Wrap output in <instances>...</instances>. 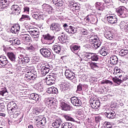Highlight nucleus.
Instances as JSON below:
<instances>
[{"label":"nucleus","mask_w":128,"mask_h":128,"mask_svg":"<svg viewBox=\"0 0 128 128\" xmlns=\"http://www.w3.org/2000/svg\"><path fill=\"white\" fill-rule=\"evenodd\" d=\"M105 4H100V3L97 2L96 4V10H97V12L98 14H102V12L103 10L106 8H108V6L107 4H112V0H104Z\"/></svg>","instance_id":"f257e3e1"},{"label":"nucleus","mask_w":128,"mask_h":128,"mask_svg":"<svg viewBox=\"0 0 128 128\" xmlns=\"http://www.w3.org/2000/svg\"><path fill=\"white\" fill-rule=\"evenodd\" d=\"M93 38L94 36H91L90 38L92 42L91 46L92 48H94V50H96V48H98L100 46L102 42L100 40L98 39V36L94 35V38Z\"/></svg>","instance_id":"f03ea898"},{"label":"nucleus","mask_w":128,"mask_h":128,"mask_svg":"<svg viewBox=\"0 0 128 128\" xmlns=\"http://www.w3.org/2000/svg\"><path fill=\"white\" fill-rule=\"evenodd\" d=\"M18 108V106H16V104L14 102H8L7 105V109L8 114H12L14 111L16 110Z\"/></svg>","instance_id":"7ed1b4c3"},{"label":"nucleus","mask_w":128,"mask_h":128,"mask_svg":"<svg viewBox=\"0 0 128 128\" xmlns=\"http://www.w3.org/2000/svg\"><path fill=\"white\" fill-rule=\"evenodd\" d=\"M40 52L44 58H50V56H52V52H50V48H42L40 50Z\"/></svg>","instance_id":"20e7f679"},{"label":"nucleus","mask_w":128,"mask_h":128,"mask_svg":"<svg viewBox=\"0 0 128 128\" xmlns=\"http://www.w3.org/2000/svg\"><path fill=\"white\" fill-rule=\"evenodd\" d=\"M118 76L120 79L116 76L112 78V80H113L115 84H118V86H120L122 82H124V80H126L128 79V76H124L122 75H120Z\"/></svg>","instance_id":"39448f33"},{"label":"nucleus","mask_w":128,"mask_h":128,"mask_svg":"<svg viewBox=\"0 0 128 128\" xmlns=\"http://www.w3.org/2000/svg\"><path fill=\"white\" fill-rule=\"evenodd\" d=\"M56 80V76L54 74H50V75L46 78V84L48 86H52L54 84V81Z\"/></svg>","instance_id":"423d86ee"},{"label":"nucleus","mask_w":128,"mask_h":128,"mask_svg":"<svg viewBox=\"0 0 128 128\" xmlns=\"http://www.w3.org/2000/svg\"><path fill=\"white\" fill-rule=\"evenodd\" d=\"M28 32L31 36L34 38H38L40 36V31L37 28H29Z\"/></svg>","instance_id":"0eeeda50"},{"label":"nucleus","mask_w":128,"mask_h":128,"mask_svg":"<svg viewBox=\"0 0 128 128\" xmlns=\"http://www.w3.org/2000/svg\"><path fill=\"white\" fill-rule=\"evenodd\" d=\"M50 30L54 32H58L62 30V26L58 23H52L50 24Z\"/></svg>","instance_id":"6e6552de"},{"label":"nucleus","mask_w":128,"mask_h":128,"mask_svg":"<svg viewBox=\"0 0 128 128\" xmlns=\"http://www.w3.org/2000/svg\"><path fill=\"white\" fill-rule=\"evenodd\" d=\"M43 38L44 40L49 42L50 44H53L56 40V36L52 34L48 33L47 34L43 35Z\"/></svg>","instance_id":"1a4fd4ad"},{"label":"nucleus","mask_w":128,"mask_h":128,"mask_svg":"<svg viewBox=\"0 0 128 128\" xmlns=\"http://www.w3.org/2000/svg\"><path fill=\"white\" fill-rule=\"evenodd\" d=\"M71 102L74 106H82V100L76 96L72 97Z\"/></svg>","instance_id":"9d476101"},{"label":"nucleus","mask_w":128,"mask_h":128,"mask_svg":"<svg viewBox=\"0 0 128 128\" xmlns=\"http://www.w3.org/2000/svg\"><path fill=\"white\" fill-rule=\"evenodd\" d=\"M50 68H52V65L50 64H46L44 66H43L40 70L41 74L44 76H46V74H48Z\"/></svg>","instance_id":"9b49d317"},{"label":"nucleus","mask_w":128,"mask_h":128,"mask_svg":"<svg viewBox=\"0 0 128 128\" xmlns=\"http://www.w3.org/2000/svg\"><path fill=\"white\" fill-rule=\"evenodd\" d=\"M90 104L92 108L96 110L100 106V100H94L92 98H91L90 100Z\"/></svg>","instance_id":"f8f14e48"},{"label":"nucleus","mask_w":128,"mask_h":128,"mask_svg":"<svg viewBox=\"0 0 128 128\" xmlns=\"http://www.w3.org/2000/svg\"><path fill=\"white\" fill-rule=\"evenodd\" d=\"M20 26L18 24H13L12 26L10 28V32L12 34H16L20 32Z\"/></svg>","instance_id":"ddd939ff"},{"label":"nucleus","mask_w":128,"mask_h":128,"mask_svg":"<svg viewBox=\"0 0 128 128\" xmlns=\"http://www.w3.org/2000/svg\"><path fill=\"white\" fill-rule=\"evenodd\" d=\"M69 6L72 8L73 12L76 10H78L80 9V6H78L76 3H74V1L69 2Z\"/></svg>","instance_id":"4468645a"},{"label":"nucleus","mask_w":128,"mask_h":128,"mask_svg":"<svg viewBox=\"0 0 128 128\" xmlns=\"http://www.w3.org/2000/svg\"><path fill=\"white\" fill-rule=\"evenodd\" d=\"M70 86V84L68 82H64V80L62 82V84H60V90L62 92H64V90H68Z\"/></svg>","instance_id":"2eb2a0df"},{"label":"nucleus","mask_w":128,"mask_h":128,"mask_svg":"<svg viewBox=\"0 0 128 128\" xmlns=\"http://www.w3.org/2000/svg\"><path fill=\"white\" fill-rule=\"evenodd\" d=\"M106 20L109 24H114L118 22V18L116 16H108L106 17Z\"/></svg>","instance_id":"dca6fc26"},{"label":"nucleus","mask_w":128,"mask_h":128,"mask_svg":"<svg viewBox=\"0 0 128 128\" xmlns=\"http://www.w3.org/2000/svg\"><path fill=\"white\" fill-rule=\"evenodd\" d=\"M8 58L6 56H0V68H4L8 62Z\"/></svg>","instance_id":"f3484780"},{"label":"nucleus","mask_w":128,"mask_h":128,"mask_svg":"<svg viewBox=\"0 0 128 128\" xmlns=\"http://www.w3.org/2000/svg\"><path fill=\"white\" fill-rule=\"evenodd\" d=\"M60 106L62 110H65L66 112H68V110H72V107L70 106L64 102H62L60 104Z\"/></svg>","instance_id":"a211bd4d"},{"label":"nucleus","mask_w":128,"mask_h":128,"mask_svg":"<svg viewBox=\"0 0 128 128\" xmlns=\"http://www.w3.org/2000/svg\"><path fill=\"white\" fill-rule=\"evenodd\" d=\"M106 112H105V116H106L108 118H110V120H112V118H116V112L114 111H112V112H108V109L106 108Z\"/></svg>","instance_id":"6ab92c4d"},{"label":"nucleus","mask_w":128,"mask_h":128,"mask_svg":"<svg viewBox=\"0 0 128 128\" xmlns=\"http://www.w3.org/2000/svg\"><path fill=\"white\" fill-rule=\"evenodd\" d=\"M65 76L68 80H74V74L72 72H70L69 70H66L65 71Z\"/></svg>","instance_id":"aec40b11"},{"label":"nucleus","mask_w":128,"mask_h":128,"mask_svg":"<svg viewBox=\"0 0 128 128\" xmlns=\"http://www.w3.org/2000/svg\"><path fill=\"white\" fill-rule=\"evenodd\" d=\"M42 8L43 10L47 12L49 14H52V6L48 4H43V5L42 6Z\"/></svg>","instance_id":"412c9836"},{"label":"nucleus","mask_w":128,"mask_h":128,"mask_svg":"<svg viewBox=\"0 0 128 128\" xmlns=\"http://www.w3.org/2000/svg\"><path fill=\"white\" fill-rule=\"evenodd\" d=\"M6 56H8L9 60L12 62H16V54L12 52H8Z\"/></svg>","instance_id":"4be33fe9"},{"label":"nucleus","mask_w":128,"mask_h":128,"mask_svg":"<svg viewBox=\"0 0 128 128\" xmlns=\"http://www.w3.org/2000/svg\"><path fill=\"white\" fill-rule=\"evenodd\" d=\"M52 49L54 54H57L62 52V46L58 44L54 45L52 47Z\"/></svg>","instance_id":"5701e85b"},{"label":"nucleus","mask_w":128,"mask_h":128,"mask_svg":"<svg viewBox=\"0 0 128 128\" xmlns=\"http://www.w3.org/2000/svg\"><path fill=\"white\" fill-rule=\"evenodd\" d=\"M33 18H35V20H44V18H46V15H44L42 13H35L32 16Z\"/></svg>","instance_id":"b1692460"},{"label":"nucleus","mask_w":128,"mask_h":128,"mask_svg":"<svg viewBox=\"0 0 128 128\" xmlns=\"http://www.w3.org/2000/svg\"><path fill=\"white\" fill-rule=\"evenodd\" d=\"M110 64L114 66V64H117L118 62V58L115 55H112L110 57Z\"/></svg>","instance_id":"393cba45"},{"label":"nucleus","mask_w":128,"mask_h":128,"mask_svg":"<svg viewBox=\"0 0 128 128\" xmlns=\"http://www.w3.org/2000/svg\"><path fill=\"white\" fill-rule=\"evenodd\" d=\"M66 32H68L70 36H72V34H74L76 32V28L70 26L68 29H66Z\"/></svg>","instance_id":"a878e982"},{"label":"nucleus","mask_w":128,"mask_h":128,"mask_svg":"<svg viewBox=\"0 0 128 128\" xmlns=\"http://www.w3.org/2000/svg\"><path fill=\"white\" fill-rule=\"evenodd\" d=\"M99 52L103 56H106L108 54H110V51L106 47H103L100 50Z\"/></svg>","instance_id":"bb28decb"},{"label":"nucleus","mask_w":128,"mask_h":128,"mask_svg":"<svg viewBox=\"0 0 128 128\" xmlns=\"http://www.w3.org/2000/svg\"><path fill=\"white\" fill-rule=\"evenodd\" d=\"M11 10L12 12H16L17 14H20V8L18 5H13L11 7Z\"/></svg>","instance_id":"cd10ccee"},{"label":"nucleus","mask_w":128,"mask_h":128,"mask_svg":"<svg viewBox=\"0 0 128 128\" xmlns=\"http://www.w3.org/2000/svg\"><path fill=\"white\" fill-rule=\"evenodd\" d=\"M46 118H43L41 120L37 122L36 126L38 128H42L46 126Z\"/></svg>","instance_id":"c85d7f7f"},{"label":"nucleus","mask_w":128,"mask_h":128,"mask_svg":"<svg viewBox=\"0 0 128 128\" xmlns=\"http://www.w3.org/2000/svg\"><path fill=\"white\" fill-rule=\"evenodd\" d=\"M62 124V120L58 119L55 120L52 123V126L54 128H59L60 126V124Z\"/></svg>","instance_id":"c756f323"},{"label":"nucleus","mask_w":128,"mask_h":128,"mask_svg":"<svg viewBox=\"0 0 128 128\" xmlns=\"http://www.w3.org/2000/svg\"><path fill=\"white\" fill-rule=\"evenodd\" d=\"M20 62L23 64H28L30 62V58L28 56H24L22 55H20L18 57Z\"/></svg>","instance_id":"7c9ffc66"},{"label":"nucleus","mask_w":128,"mask_h":128,"mask_svg":"<svg viewBox=\"0 0 128 128\" xmlns=\"http://www.w3.org/2000/svg\"><path fill=\"white\" fill-rule=\"evenodd\" d=\"M70 48L72 52L76 54L80 50V46L78 45L72 44L70 46Z\"/></svg>","instance_id":"2f4dec72"},{"label":"nucleus","mask_w":128,"mask_h":128,"mask_svg":"<svg viewBox=\"0 0 128 128\" xmlns=\"http://www.w3.org/2000/svg\"><path fill=\"white\" fill-rule=\"evenodd\" d=\"M104 36L105 38H107V40H112V38H114V35H112V32L110 31L105 32L104 34Z\"/></svg>","instance_id":"473e14b6"},{"label":"nucleus","mask_w":128,"mask_h":128,"mask_svg":"<svg viewBox=\"0 0 128 128\" xmlns=\"http://www.w3.org/2000/svg\"><path fill=\"white\" fill-rule=\"evenodd\" d=\"M30 100H34L35 102H38L40 100V96L34 93L32 94L29 96Z\"/></svg>","instance_id":"72a5a7b5"},{"label":"nucleus","mask_w":128,"mask_h":128,"mask_svg":"<svg viewBox=\"0 0 128 128\" xmlns=\"http://www.w3.org/2000/svg\"><path fill=\"white\" fill-rule=\"evenodd\" d=\"M8 0H0V10H2L6 6V4H8Z\"/></svg>","instance_id":"f704fd0d"},{"label":"nucleus","mask_w":128,"mask_h":128,"mask_svg":"<svg viewBox=\"0 0 128 128\" xmlns=\"http://www.w3.org/2000/svg\"><path fill=\"white\" fill-rule=\"evenodd\" d=\"M52 2L56 6H62V0H52Z\"/></svg>","instance_id":"c9c22d12"},{"label":"nucleus","mask_w":128,"mask_h":128,"mask_svg":"<svg viewBox=\"0 0 128 128\" xmlns=\"http://www.w3.org/2000/svg\"><path fill=\"white\" fill-rule=\"evenodd\" d=\"M62 128H74L72 124L70 122L63 123L62 125Z\"/></svg>","instance_id":"e433bc0d"},{"label":"nucleus","mask_w":128,"mask_h":128,"mask_svg":"<svg viewBox=\"0 0 128 128\" xmlns=\"http://www.w3.org/2000/svg\"><path fill=\"white\" fill-rule=\"evenodd\" d=\"M126 9V8L124 6H120L118 8H116V12L118 16H120Z\"/></svg>","instance_id":"4c0bfd02"},{"label":"nucleus","mask_w":128,"mask_h":128,"mask_svg":"<svg viewBox=\"0 0 128 128\" xmlns=\"http://www.w3.org/2000/svg\"><path fill=\"white\" fill-rule=\"evenodd\" d=\"M128 54V50L122 49L119 52V56H126Z\"/></svg>","instance_id":"58836bf2"},{"label":"nucleus","mask_w":128,"mask_h":128,"mask_svg":"<svg viewBox=\"0 0 128 128\" xmlns=\"http://www.w3.org/2000/svg\"><path fill=\"white\" fill-rule=\"evenodd\" d=\"M90 60L92 62H98V56L96 54L92 53Z\"/></svg>","instance_id":"ea45409f"},{"label":"nucleus","mask_w":128,"mask_h":128,"mask_svg":"<svg viewBox=\"0 0 128 128\" xmlns=\"http://www.w3.org/2000/svg\"><path fill=\"white\" fill-rule=\"evenodd\" d=\"M92 53V52H84L82 54L83 58H86L88 60H90Z\"/></svg>","instance_id":"a19ab883"},{"label":"nucleus","mask_w":128,"mask_h":128,"mask_svg":"<svg viewBox=\"0 0 128 128\" xmlns=\"http://www.w3.org/2000/svg\"><path fill=\"white\" fill-rule=\"evenodd\" d=\"M24 20H30V17L28 15L22 14L21 18L20 19V22H22Z\"/></svg>","instance_id":"79ce46f5"},{"label":"nucleus","mask_w":128,"mask_h":128,"mask_svg":"<svg viewBox=\"0 0 128 128\" xmlns=\"http://www.w3.org/2000/svg\"><path fill=\"white\" fill-rule=\"evenodd\" d=\"M101 84H110V86H112V82L108 80H104L101 82Z\"/></svg>","instance_id":"37998d69"},{"label":"nucleus","mask_w":128,"mask_h":128,"mask_svg":"<svg viewBox=\"0 0 128 128\" xmlns=\"http://www.w3.org/2000/svg\"><path fill=\"white\" fill-rule=\"evenodd\" d=\"M120 18H126L128 16V10L126 9H125L120 15H119Z\"/></svg>","instance_id":"c03bdc74"},{"label":"nucleus","mask_w":128,"mask_h":128,"mask_svg":"<svg viewBox=\"0 0 128 128\" xmlns=\"http://www.w3.org/2000/svg\"><path fill=\"white\" fill-rule=\"evenodd\" d=\"M121 24H124V30L126 32H128V21L124 20L122 21Z\"/></svg>","instance_id":"a18cd8bd"},{"label":"nucleus","mask_w":128,"mask_h":128,"mask_svg":"<svg viewBox=\"0 0 128 128\" xmlns=\"http://www.w3.org/2000/svg\"><path fill=\"white\" fill-rule=\"evenodd\" d=\"M8 94V90L6 88L0 92V95L2 96H6Z\"/></svg>","instance_id":"49530a36"},{"label":"nucleus","mask_w":128,"mask_h":128,"mask_svg":"<svg viewBox=\"0 0 128 128\" xmlns=\"http://www.w3.org/2000/svg\"><path fill=\"white\" fill-rule=\"evenodd\" d=\"M34 74V71H28L25 74V76L26 78H30V76H32Z\"/></svg>","instance_id":"de8ad7c7"},{"label":"nucleus","mask_w":128,"mask_h":128,"mask_svg":"<svg viewBox=\"0 0 128 128\" xmlns=\"http://www.w3.org/2000/svg\"><path fill=\"white\" fill-rule=\"evenodd\" d=\"M90 66L92 70H94V68H98V64L94 62H90Z\"/></svg>","instance_id":"09e8293b"},{"label":"nucleus","mask_w":128,"mask_h":128,"mask_svg":"<svg viewBox=\"0 0 128 128\" xmlns=\"http://www.w3.org/2000/svg\"><path fill=\"white\" fill-rule=\"evenodd\" d=\"M64 118L67 120H70V122H74V119L68 115H64Z\"/></svg>","instance_id":"8fccbe9b"},{"label":"nucleus","mask_w":128,"mask_h":128,"mask_svg":"<svg viewBox=\"0 0 128 128\" xmlns=\"http://www.w3.org/2000/svg\"><path fill=\"white\" fill-rule=\"evenodd\" d=\"M104 128H112V124L110 122H106L104 124Z\"/></svg>","instance_id":"3c124183"},{"label":"nucleus","mask_w":128,"mask_h":128,"mask_svg":"<svg viewBox=\"0 0 128 128\" xmlns=\"http://www.w3.org/2000/svg\"><path fill=\"white\" fill-rule=\"evenodd\" d=\"M82 90V84H79L77 86V90L76 92L79 94L80 92Z\"/></svg>","instance_id":"603ef678"},{"label":"nucleus","mask_w":128,"mask_h":128,"mask_svg":"<svg viewBox=\"0 0 128 128\" xmlns=\"http://www.w3.org/2000/svg\"><path fill=\"white\" fill-rule=\"evenodd\" d=\"M54 104H56V101L54 100V98H50V102L48 106H54Z\"/></svg>","instance_id":"864d4df0"},{"label":"nucleus","mask_w":128,"mask_h":128,"mask_svg":"<svg viewBox=\"0 0 128 128\" xmlns=\"http://www.w3.org/2000/svg\"><path fill=\"white\" fill-rule=\"evenodd\" d=\"M81 33L84 36H88V30L82 28L81 30Z\"/></svg>","instance_id":"5fc2aeb1"},{"label":"nucleus","mask_w":128,"mask_h":128,"mask_svg":"<svg viewBox=\"0 0 128 128\" xmlns=\"http://www.w3.org/2000/svg\"><path fill=\"white\" fill-rule=\"evenodd\" d=\"M12 65L8 61L7 62V64H6L4 67L2 68H12Z\"/></svg>","instance_id":"6e6d98bb"},{"label":"nucleus","mask_w":128,"mask_h":128,"mask_svg":"<svg viewBox=\"0 0 128 128\" xmlns=\"http://www.w3.org/2000/svg\"><path fill=\"white\" fill-rule=\"evenodd\" d=\"M27 50H30V52H34V50L36 48H34V46H32V45H31L29 46H28L26 48Z\"/></svg>","instance_id":"4d7b16f0"},{"label":"nucleus","mask_w":128,"mask_h":128,"mask_svg":"<svg viewBox=\"0 0 128 128\" xmlns=\"http://www.w3.org/2000/svg\"><path fill=\"white\" fill-rule=\"evenodd\" d=\"M58 94V88L54 87H52V94Z\"/></svg>","instance_id":"13d9d810"},{"label":"nucleus","mask_w":128,"mask_h":128,"mask_svg":"<svg viewBox=\"0 0 128 128\" xmlns=\"http://www.w3.org/2000/svg\"><path fill=\"white\" fill-rule=\"evenodd\" d=\"M120 74V70L118 68H114L113 74L116 76V74Z\"/></svg>","instance_id":"bf43d9fd"},{"label":"nucleus","mask_w":128,"mask_h":128,"mask_svg":"<svg viewBox=\"0 0 128 128\" xmlns=\"http://www.w3.org/2000/svg\"><path fill=\"white\" fill-rule=\"evenodd\" d=\"M30 36L28 34H26L25 36L24 42H30Z\"/></svg>","instance_id":"052dcab7"},{"label":"nucleus","mask_w":128,"mask_h":128,"mask_svg":"<svg viewBox=\"0 0 128 128\" xmlns=\"http://www.w3.org/2000/svg\"><path fill=\"white\" fill-rule=\"evenodd\" d=\"M0 111L4 112V104L3 103L0 104Z\"/></svg>","instance_id":"680f3d73"},{"label":"nucleus","mask_w":128,"mask_h":128,"mask_svg":"<svg viewBox=\"0 0 128 128\" xmlns=\"http://www.w3.org/2000/svg\"><path fill=\"white\" fill-rule=\"evenodd\" d=\"M44 102L46 104V106H48V104H50V98H46Z\"/></svg>","instance_id":"e2e57ef3"},{"label":"nucleus","mask_w":128,"mask_h":128,"mask_svg":"<svg viewBox=\"0 0 128 128\" xmlns=\"http://www.w3.org/2000/svg\"><path fill=\"white\" fill-rule=\"evenodd\" d=\"M26 35V34H24V33H22V34L20 35V38L22 40H24Z\"/></svg>","instance_id":"0e129e2a"},{"label":"nucleus","mask_w":128,"mask_h":128,"mask_svg":"<svg viewBox=\"0 0 128 128\" xmlns=\"http://www.w3.org/2000/svg\"><path fill=\"white\" fill-rule=\"evenodd\" d=\"M14 44H16L17 46H18L19 44H20V41L18 40V39H15L14 40Z\"/></svg>","instance_id":"69168bd1"},{"label":"nucleus","mask_w":128,"mask_h":128,"mask_svg":"<svg viewBox=\"0 0 128 128\" xmlns=\"http://www.w3.org/2000/svg\"><path fill=\"white\" fill-rule=\"evenodd\" d=\"M88 16L91 21L94 20L95 16L94 14H88Z\"/></svg>","instance_id":"338daca9"},{"label":"nucleus","mask_w":128,"mask_h":128,"mask_svg":"<svg viewBox=\"0 0 128 128\" xmlns=\"http://www.w3.org/2000/svg\"><path fill=\"white\" fill-rule=\"evenodd\" d=\"M20 111H14V116H20Z\"/></svg>","instance_id":"774afa93"}]
</instances>
